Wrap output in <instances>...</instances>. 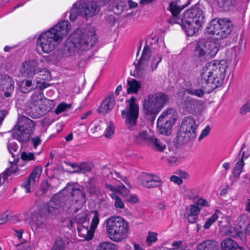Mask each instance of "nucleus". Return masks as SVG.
<instances>
[{"mask_svg": "<svg viewBox=\"0 0 250 250\" xmlns=\"http://www.w3.org/2000/svg\"><path fill=\"white\" fill-rule=\"evenodd\" d=\"M21 158L23 161H29L34 160V154L32 152H26L23 151L21 152Z\"/></svg>", "mask_w": 250, "mask_h": 250, "instance_id": "nucleus-62", "label": "nucleus"}, {"mask_svg": "<svg viewBox=\"0 0 250 250\" xmlns=\"http://www.w3.org/2000/svg\"><path fill=\"white\" fill-rule=\"evenodd\" d=\"M115 101L114 95L111 93L107 95L102 101L97 109L100 114L105 115L109 113L114 107Z\"/></svg>", "mask_w": 250, "mask_h": 250, "instance_id": "nucleus-16", "label": "nucleus"}, {"mask_svg": "<svg viewBox=\"0 0 250 250\" xmlns=\"http://www.w3.org/2000/svg\"><path fill=\"white\" fill-rule=\"evenodd\" d=\"M151 50L147 46H145L140 59L138 61V65L136 66L135 70L137 74L142 73V71L148 66V59L150 55Z\"/></svg>", "mask_w": 250, "mask_h": 250, "instance_id": "nucleus-17", "label": "nucleus"}, {"mask_svg": "<svg viewBox=\"0 0 250 250\" xmlns=\"http://www.w3.org/2000/svg\"><path fill=\"white\" fill-rule=\"evenodd\" d=\"M42 172V167L40 166H36L33 169L28 178L38 184Z\"/></svg>", "mask_w": 250, "mask_h": 250, "instance_id": "nucleus-42", "label": "nucleus"}, {"mask_svg": "<svg viewBox=\"0 0 250 250\" xmlns=\"http://www.w3.org/2000/svg\"><path fill=\"white\" fill-rule=\"evenodd\" d=\"M238 221L239 223L240 228L247 227L250 222V218L247 215L245 214H242L238 218Z\"/></svg>", "mask_w": 250, "mask_h": 250, "instance_id": "nucleus-57", "label": "nucleus"}, {"mask_svg": "<svg viewBox=\"0 0 250 250\" xmlns=\"http://www.w3.org/2000/svg\"><path fill=\"white\" fill-rule=\"evenodd\" d=\"M32 228L37 232H46L51 228L46 216L41 212L34 211L30 217Z\"/></svg>", "mask_w": 250, "mask_h": 250, "instance_id": "nucleus-11", "label": "nucleus"}, {"mask_svg": "<svg viewBox=\"0 0 250 250\" xmlns=\"http://www.w3.org/2000/svg\"><path fill=\"white\" fill-rule=\"evenodd\" d=\"M61 41L51 32V30L43 32L39 36L37 40L36 44L40 46L42 51L45 53H49L52 51Z\"/></svg>", "mask_w": 250, "mask_h": 250, "instance_id": "nucleus-9", "label": "nucleus"}, {"mask_svg": "<svg viewBox=\"0 0 250 250\" xmlns=\"http://www.w3.org/2000/svg\"><path fill=\"white\" fill-rule=\"evenodd\" d=\"M43 94L41 90L39 92H35L31 97L32 104H39L42 99Z\"/></svg>", "mask_w": 250, "mask_h": 250, "instance_id": "nucleus-54", "label": "nucleus"}, {"mask_svg": "<svg viewBox=\"0 0 250 250\" xmlns=\"http://www.w3.org/2000/svg\"><path fill=\"white\" fill-rule=\"evenodd\" d=\"M93 165L90 163L83 162L79 164L78 168L72 171L75 173H83L90 172L93 168Z\"/></svg>", "mask_w": 250, "mask_h": 250, "instance_id": "nucleus-35", "label": "nucleus"}, {"mask_svg": "<svg viewBox=\"0 0 250 250\" xmlns=\"http://www.w3.org/2000/svg\"><path fill=\"white\" fill-rule=\"evenodd\" d=\"M182 21L181 27L188 36H193L196 35L198 33L199 28L202 27L201 25L196 24L195 23L190 20H188V19H185L183 16Z\"/></svg>", "mask_w": 250, "mask_h": 250, "instance_id": "nucleus-19", "label": "nucleus"}, {"mask_svg": "<svg viewBox=\"0 0 250 250\" xmlns=\"http://www.w3.org/2000/svg\"><path fill=\"white\" fill-rule=\"evenodd\" d=\"M62 207V198L59 194L54 195L47 203V211L52 216H56L60 212Z\"/></svg>", "mask_w": 250, "mask_h": 250, "instance_id": "nucleus-15", "label": "nucleus"}, {"mask_svg": "<svg viewBox=\"0 0 250 250\" xmlns=\"http://www.w3.org/2000/svg\"><path fill=\"white\" fill-rule=\"evenodd\" d=\"M177 118V112L173 108H167L164 110L158 119L174 124Z\"/></svg>", "mask_w": 250, "mask_h": 250, "instance_id": "nucleus-25", "label": "nucleus"}, {"mask_svg": "<svg viewBox=\"0 0 250 250\" xmlns=\"http://www.w3.org/2000/svg\"><path fill=\"white\" fill-rule=\"evenodd\" d=\"M90 215H92V219L89 227L88 225L77 227L79 236L85 240H90L93 238L95 230L99 223V214L97 210L91 211Z\"/></svg>", "mask_w": 250, "mask_h": 250, "instance_id": "nucleus-10", "label": "nucleus"}, {"mask_svg": "<svg viewBox=\"0 0 250 250\" xmlns=\"http://www.w3.org/2000/svg\"><path fill=\"white\" fill-rule=\"evenodd\" d=\"M155 178H159L158 176L149 173H146L143 175V182H154Z\"/></svg>", "mask_w": 250, "mask_h": 250, "instance_id": "nucleus-63", "label": "nucleus"}, {"mask_svg": "<svg viewBox=\"0 0 250 250\" xmlns=\"http://www.w3.org/2000/svg\"><path fill=\"white\" fill-rule=\"evenodd\" d=\"M116 193L121 194L123 197H126L129 193V190L125 186L118 187Z\"/></svg>", "mask_w": 250, "mask_h": 250, "instance_id": "nucleus-64", "label": "nucleus"}, {"mask_svg": "<svg viewBox=\"0 0 250 250\" xmlns=\"http://www.w3.org/2000/svg\"><path fill=\"white\" fill-rule=\"evenodd\" d=\"M89 216L92 217V215H90V213L88 214L87 212L83 211L77 214L75 216V220L77 223L83 225L87 221H88L89 220Z\"/></svg>", "mask_w": 250, "mask_h": 250, "instance_id": "nucleus-44", "label": "nucleus"}, {"mask_svg": "<svg viewBox=\"0 0 250 250\" xmlns=\"http://www.w3.org/2000/svg\"><path fill=\"white\" fill-rule=\"evenodd\" d=\"M67 189V188L64 189L62 191L63 194L61 193L59 194V195L61 196L62 198V208L66 211L72 208L75 212H76L79 210V208L75 206V204H76L75 203L71 197H70L69 194L64 195V192Z\"/></svg>", "mask_w": 250, "mask_h": 250, "instance_id": "nucleus-21", "label": "nucleus"}, {"mask_svg": "<svg viewBox=\"0 0 250 250\" xmlns=\"http://www.w3.org/2000/svg\"><path fill=\"white\" fill-rule=\"evenodd\" d=\"M162 182L160 178H155L154 182H143L142 184L144 187L147 188H153L160 187Z\"/></svg>", "mask_w": 250, "mask_h": 250, "instance_id": "nucleus-50", "label": "nucleus"}, {"mask_svg": "<svg viewBox=\"0 0 250 250\" xmlns=\"http://www.w3.org/2000/svg\"><path fill=\"white\" fill-rule=\"evenodd\" d=\"M30 113L34 118H39L42 116L44 113L39 104H32L30 107Z\"/></svg>", "mask_w": 250, "mask_h": 250, "instance_id": "nucleus-38", "label": "nucleus"}, {"mask_svg": "<svg viewBox=\"0 0 250 250\" xmlns=\"http://www.w3.org/2000/svg\"><path fill=\"white\" fill-rule=\"evenodd\" d=\"M208 41L204 39L199 41L196 45L194 54L196 56L202 59L207 57L208 53Z\"/></svg>", "mask_w": 250, "mask_h": 250, "instance_id": "nucleus-23", "label": "nucleus"}, {"mask_svg": "<svg viewBox=\"0 0 250 250\" xmlns=\"http://www.w3.org/2000/svg\"><path fill=\"white\" fill-rule=\"evenodd\" d=\"M228 66L223 60H213L208 62L200 74L202 87L208 92L220 87L223 83Z\"/></svg>", "mask_w": 250, "mask_h": 250, "instance_id": "nucleus-1", "label": "nucleus"}, {"mask_svg": "<svg viewBox=\"0 0 250 250\" xmlns=\"http://www.w3.org/2000/svg\"><path fill=\"white\" fill-rule=\"evenodd\" d=\"M185 19H188L196 24L202 26L205 24L206 20L204 11L199 5H195L190 9L186 10L183 14Z\"/></svg>", "mask_w": 250, "mask_h": 250, "instance_id": "nucleus-12", "label": "nucleus"}, {"mask_svg": "<svg viewBox=\"0 0 250 250\" xmlns=\"http://www.w3.org/2000/svg\"><path fill=\"white\" fill-rule=\"evenodd\" d=\"M162 159H166L171 166L176 165L180 162L179 158L173 151L170 150L166 153L165 155L162 157Z\"/></svg>", "mask_w": 250, "mask_h": 250, "instance_id": "nucleus-36", "label": "nucleus"}, {"mask_svg": "<svg viewBox=\"0 0 250 250\" xmlns=\"http://www.w3.org/2000/svg\"><path fill=\"white\" fill-rule=\"evenodd\" d=\"M16 125H18L22 130L29 133L30 135L33 134L36 125V123L33 120L25 116H21L19 118Z\"/></svg>", "mask_w": 250, "mask_h": 250, "instance_id": "nucleus-18", "label": "nucleus"}, {"mask_svg": "<svg viewBox=\"0 0 250 250\" xmlns=\"http://www.w3.org/2000/svg\"><path fill=\"white\" fill-rule=\"evenodd\" d=\"M171 17L167 20V22L171 24L178 23L181 26L183 21L182 18H180V15L176 14H171Z\"/></svg>", "mask_w": 250, "mask_h": 250, "instance_id": "nucleus-58", "label": "nucleus"}, {"mask_svg": "<svg viewBox=\"0 0 250 250\" xmlns=\"http://www.w3.org/2000/svg\"><path fill=\"white\" fill-rule=\"evenodd\" d=\"M36 62L31 60L22 63L21 73L26 76H31L36 73Z\"/></svg>", "mask_w": 250, "mask_h": 250, "instance_id": "nucleus-26", "label": "nucleus"}, {"mask_svg": "<svg viewBox=\"0 0 250 250\" xmlns=\"http://www.w3.org/2000/svg\"><path fill=\"white\" fill-rule=\"evenodd\" d=\"M202 85V84L201 83ZM205 89L204 88L202 87L201 89H195L193 88H188L186 90V91L188 93L191 95H194L198 97H202L205 93Z\"/></svg>", "mask_w": 250, "mask_h": 250, "instance_id": "nucleus-53", "label": "nucleus"}, {"mask_svg": "<svg viewBox=\"0 0 250 250\" xmlns=\"http://www.w3.org/2000/svg\"><path fill=\"white\" fill-rule=\"evenodd\" d=\"M12 138L22 144L26 143L30 139L31 135L29 133L22 130L18 125H15L11 130Z\"/></svg>", "mask_w": 250, "mask_h": 250, "instance_id": "nucleus-20", "label": "nucleus"}, {"mask_svg": "<svg viewBox=\"0 0 250 250\" xmlns=\"http://www.w3.org/2000/svg\"><path fill=\"white\" fill-rule=\"evenodd\" d=\"M37 185V183L34 182L33 180L28 178L26 180L23 182L22 184V187L25 189L26 192L28 193L30 192V189L34 188Z\"/></svg>", "mask_w": 250, "mask_h": 250, "instance_id": "nucleus-48", "label": "nucleus"}, {"mask_svg": "<svg viewBox=\"0 0 250 250\" xmlns=\"http://www.w3.org/2000/svg\"><path fill=\"white\" fill-rule=\"evenodd\" d=\"M70 197L74 200L75 203L78 204L81 207L86 201L85 192L83 187L79 185L77 187H73L71 192L68 193Z\"/></svg>", "mask_w": 250, "mask_h": 250, "instance_id": "nucleus-14", "label": "nucleus"}, {"mask_svg": "<svg viewBox=\"0 0 250 250\" xmlns=\"http://www.w3.org/2000/svg\"><path fill=\"white\" fill-rule=\"evenodd\" d=\"M14 82L11 78L6 75H0V86L4 90L9 89L14 90Z\"/></svg>", "mask_w": 250, "mask_h": 250, "instance_id": "nucleus-29", "label": "nucleus"}, {"mask_svg": "<svg viewBox=\"0 0 250 250\" xmlns=\"http://www.w3.org/2000/svg\"><path fill=\"white\" fill-rule=\"evenodd\" d=\"M157 233L149 231L146 238V242L148 246L152 245V243L155 242L157 240Z\"/></svg>", "mask_w": 250, "mask_h": 250, "instance_id": "nucleus-61", "label": "nucleus"}, {"mask_svg": "<svg viewBox=\"0 0 250 250\" xmlns=\"http://www.w3.org/2000/svg\"><path fill=\"white\" fill-rule=\"evenodd\" d=\"M148 145L155 151L163 152L166 148V145L154 136L148 138Z\"/></svg>", "mask_w": 250, "mask_h": 250, "instance_id": "nucleus-27", "label": "nucleus"}, {"mask_svg": "<svg viewBox=\"0 0 250 250\" xmlns=\"http://www.w3.org/2000/svg\"><path fill=\"white\" fill-rule=\"evenodd\" d=\"M186 210L188 222L190 223L196 222L201 208L196 205H191L189 207H186Z\"/></svg>", "mask_w": 250, "mask_h": 250, "instance_id": "nucleus-24", "label": "nucleus"}, {"mask_svg": "<svg viewBox=\"0 0 250 250\" xmlns=\"http://www.w3.org/2000/svg\"><path fill=\"white\" fill-rule=\"evenodd\" d=\"M136 98L132 96L129 100H126L128 105L125 109L121 111V115L125 119V124L126 127L133 131L138 132L134 136V142L136 144H140L143 141H146L148 142V136L146 131H140V126L137 124L139 116V106L135 103Z\"/></svg>", "mask_w": 250, "mask_h": 250, "instance_id": "nucleus-3", "label": "nucleus"}, {"mask_svg": "<svg viewBox=\"0 0 250 250\" xmlns=\"http://www.w3.org/2000/svg\"><path fill=\"white\" fill-rule=\"evenodd\" d=\"M167 95L162 92L149 94L144 101V111L146 118L153 122L161 109L168 103Z\"/></svg>", "mask_w": 250, "mask_h": 250, "instance_id": "nucleus-4", "label": "nucleus"}, {"mask_svg": "<svg viewBox=\"0 0 250 250\" xmlns=\"http://www.w3.org/2000/svg\"><path fill=\"white\" fill-rule=\"evenodd\" d=\"M70 28L69 22L68 21H63L59 22L55 27L51 28L49 30H51V32L54 33L55 36L62 41V38L66 36Z\"/></svg>", "mask_w": 250, "mask_h": 250, "instance_id": "nucleus-13", "label": "nucleus"}, {"mask_svg": "<svg viewBox=\"0 0 250 250\" xmlns=\"http://www.w3.org/2000/svg\"><path fill=\"white\" fill-rule=\"evenodd\" d=\"M100 10L99 5L95 1L85 2L83 0H79L71 8L69 19L71 21H74L78 16H81L87 20L97 15Z\"/></svg>", "mask_w": 250, "mask_h": 250, "instance_id": "nucleus-6", "label": "nucleus"}, {"mask_svg": "<svg viewBox=\"0 0 250 250\" xmlns=\"http://www.w3.org/2000/svg\"><path fill=\"white\" fill-rule=\"evenodd\" d=\"M182 105L183 108L189 113L194 105V99L190 97H185L182 102Z\"/></svg>", "mask_w": 250, "mask_h": 250, "instance_id": "nucleus-46", "label": "nucleus"}, {"mask_svg": "<svg viewBox=\"0 0 250 250\" xmlns=\"http://www.w3.org/2000/svg\"><path fill=\"white\" fill-rule=\"evenodd\" d=\"M188 5L182 4L180 0H176L170 2L167 9L171 14L180 15L181 11Z\"/></svg>", "mask_w": 250, "mask_h": 250, "instance_id": "nucleus-30", "label": "nucleus"}, {"mask_svg": "<svg viewBox=\"0 0 250 250\" xmlns=\"http://www.w3.org/2000/svg\"><path fill=\"white\" fill-rule=\"evenodd\" d=\"M126 6L123 0H115L112 5V10L116 14H120Z\"/></svg>", "mask_w": 250, "mask_h": 250, "instance_id": "nucleus-39", "label": "nucleus"}, {"mask_svg": "<svg viewBox=\"0 0 250 250\" xmlns=\"http://www.w3.org/2000/svg\"><path fill=\"white\" fill-rule=\"evenodd\" d=\"M221 247L222 250H234L239 248L238 244L229 237L222 241Z\"/></svg>", "mask_w": 250, "mask_h": 250, "instance_id": "nucleus-33", "label": "nucleus"}, {"mask_svg": "<svg viewBox=\"0 0 250 250\" xmlns=\"http://www.w3.org/2000/svg\"><path fill=\"white\" fill-rule=\"evenodd\" d=\"M19 170L17 166H12L10 168H7L3 172L0 174V187L4 183L7 178L12 174H15Z\"/></svg>", "mask_w": 250, "mask_h": 250, "instance_id": "nucleus-34", "label": "nucleus"}, {"mask_svg": "<svg viewBox=\"0 0 250 250\" xmlns=\"http://www.w3.org/2000/svg\"><path fill=\"white\" fill-rule=\"evenodd\" d=\"M208 29L217 39H224L232 31L233 24L229 18H215L210 21Z\"/></svg>", "mask_w": 250, "mask_h": 250, "instance_id": "nucleus-8", "label": "nucleus"}, {"mask_svg": "<svg viewBox=\"0 0 250 250\" xmlns=\"http://www.w3.org/2000/svg\"><path fill=\"white\" fill-rule=\"evenodd\" d=\"M51 250H65V245L62 238L57 239Z\"/></svg>", "mask_w": 250, "mask_h": 250, "instance_id": "nucleus-55", "label": "nucleus"}, {"mask_svg": "<svg viewBox=\"0 0 250 250\" xmlns=\"http://www.w3.org/2000/svg\"><path fill=\"white\" fill-rule=\"evenodd\" d=\"M182 243L183 242L181 240L174 241L171 244L172 248H168L166 247H162L159 248V250H178L181 248Z\"/></svg>", "mask_w": 250, "mask_h": 250, "instance_id": "nucleus-59", "label": "nucleus"}, {"mask_svg": "<svg viewBox=\"0 0 250 250\" xmlns=\"http://www.w3.org/2000/svg\"><path fill=\"white\" fill-rule=\"evenodd\" d=\"M196 250H219L218 243L213 239H207L197 244Z\"/></svg>", "mask_w": 250, "mask_h": 250, "instance_id": "nucleus-22", "label": "nucleus"}, {"mask_svg": "<svg viewBox=\"0 0 250 250\" xmlns=\"http://www.w3.org/2000/svg\"><path fill=\"white\" fill-rule=\"evenodd\" d=\"M162 59V55L156 54L153 56L149 60H148V64L150 63V67L151 71H154L157 69L158 65L161 62Z\"/></svg>", "mask_w": 250, "mask_h": 250, "instance_id": "nucleus-40", "label": "nucleus"}, {"mask_svg": "<svg viewBox=\"0 0 250 250\" xmlns=\"http://www.w3.org/2000/svg\"><path fill=\"white\" fill-rule=\"evenodd\" d=\"M174 124L165 122L161 119L157 120V127L160 133L166 135H169L171 132L172 127Z\"/></svg>", "mask_w": 250, "mask_h": 250, "instance_id": "nucleus-28", "label": "nucleus"}, {"mask_svg": "<svg viewBox=\"0 0 250 250\" xmlns=\"http://www.w3.org/2000/svg\"><path fill=\"white\" fill-rule=\"evenodd\" d=\"M42 172V167L40 166H36L33 169L28 178L38 184Z\"/></svg>", "mask_w": 250, "mask_h": 250, "instance_id": "nucleus-43", "label": "nucleus"}, {"mask_svg": "<svg viewBox=\"0 0 250 250\" xmlns=\"http://www.w3.org/2000/svg\"><path fill=\"white\" fill-rule=\"evenodd\" d=\"M18 84L19 90L23 93H29L36 88L31 81L26 79L19 82Z\"/></svg>", "mask_w": 250, "mask_h": 250, "instance_id": "nucleus-31", "label": "nucleus"}, {"mask_svg": "<svg viewBox=\"0 0 250 250\" xmlns=\"http://www.w3.org/2000/svg\"><path fill=\"white\" fill-rule=\"evenodd\" d=\"M202 110V105L201 101L198 100L194 99V105L192 106V109L190 111V113H198L200 112Z\"/></svg>", "mask_w": 250, "mask_h": 250, "instance_id": "nucleus-56", "label": "nucleus"}, {"mask_svg": "<svg viewBox=\"0 0 250 250\" xmlns=\"http://www.w3.org/2000/svg\"><path fill=\"white\" fill-rule=\"evenodd\" d=\"M218 213H221V212L217 210H216L215 212L208 219L204 225V227L205 229H209L210 227L214 223V222L218 219Z\"/></svg>", "mask_w": 250, "mask_h": 250, "instance_id": "nucleus-49", "label": "nucleus"}, {"mask_svg": "<svg viewBox=\"0 0 250 250\" xmlns=\"http://www.w3.org/2000/svg\"><path fill=\"white\" fill-rule=\"evenodd\" d=\"M140 87V83L136 80L132 79L127 81V93H137Z\"/></svg>", "mask_w": 250, "mask_h": 250, "instance_id": "nucleus-37", "label": "nucleus"}, {"mask_svg": "<svg viewBox=\"0 0 250 250\" xmlns=\"http://www.w3.org/2000/svg\"><path fill=\"white\" fill-rule=\"evenodd\" d=\"M198 125L192 116L185 117L177 135L178 143L185 144L194 139L196 136Z\"/></svg>", "mask_w": 250, "mask_h": 250, "instance_id": "nucleus-7", "label": "nucleus"}, {"mask_svg": "<svg viewBox=\"0 0 250 250\" xmlns=\"http://www.w3.org/2000/svg\"><path fill=\"white\" fill-rule=\"evenodd\" d=\"M218 6L223 10L228 11L233 8L232 0H216Z\"/></svg>", "mask_w": 250, "mask_h": 250, "instance_id": "nucleus-45", "label": "nucleus"}, {"mask_svg": "<svg viewBox=\"0 0 250 250\" xmlns=\"http://www.w3.org/2000/svg\"><path fill=\"white\" fill-rule=\"evenodd\" d=\"M106 233L112 241L119 242L126 239L129 234L127 222L119 216L111 217L105 221Z\"/></svg>", "mask_w": 250, "mask_h": 250, "instance_id": "nucleus-5", "label": "nucleus"}, {"mask_svg": "<svg viewBox=\"0 0 250 250\" xmlns=\"http://www.w3.org/2000/svg\"><path fill=\"white\" fill-rule=\"evenodd\" d=\"M207 45L208 46L207 56L214 57L219 50L217 44L213 41H208Z\"/></svg>", "mask_w": 250, "mask_h": 250, "instance_id": "nucleus-41", "label": "nucleus"}, {"mask_svg": "<svg viewBox=\"0 0 250 250\" xmlns=\"http://www.w3.org/2000/svg\"><path fill=\"white\" fill-rule=\"evenodd\" d=\"M97 250H117V249L115 244L105 242L100 245Z\"/></svg>", "mask_w": 250, "mask_h": 250, "instance_id": "nucleus-51", "label": "nucleus"}, {"mask_svg": "<svg viewBox=\"0 0 250 250\" xmlns=\"http://www.w3.org/2000/svg\"><path fill=\"white\" fill-rule=\"evenodd\" d=\"M97 41L98 38L94 29H77L66 42L63 51L69 56L76 52L81 53L90 49Z\"/></svg>", "mask_w": 250, "mask_h": 250, "instance_id": "nucleus-2", "label": "nucleus"}, {"mask_svg": "<svg viewBox=\"0 0 250 250\" xmlns=\"http://www.w3.org/2000/svg\"><path fill=\"white\" fill-rule=\"evenodd\" d=\"M71 104H67L64 103L60 104L55 109V113L59 114L63 111L66 109L70 108Z\"/></svg>", "mask_w": 250, "mask_h": 250, "instance_id": "nucleus-60", "label": "nucleus"}, {"mask_svg": "<svg viewBox=\"0 0 250 250\" xmlns=\"http://www.w3.org/2000/svg\"><path fill=\"white\" fill-rule=\"evenodd\" d=\"M113 199L115 200L114 206L116 208H124L125 205L120 197L115 193H112L110 195Z\"/></svg>", "mask_w": 250, "mask_h": 250, "instance_id": "nucleus-52", "label": "nucleus"}, {"mask_svg": "<svg viewBox=\"0 0 250 250\" xmlns=\"http://www.w3.org/2000/svg\"><path fill=\"white\" fill-rule=\"evenodd\" d=\"M86 188L88 192L91 194H94L96 192V186L95 179L94 178H90L86 183Z\"/></svg>", "mask_w": 250, "mask_h": 250, "instance_id": "nucleus-47", "label": "nucleus"}, {"mask_svg": "<svg viewBox=\"0 0 250 250\" xmlns=\"http://www.w3.org/2000/svg\"><path fill=\"white\" fill-rule=\"evenodd\" d=\"M244 155L245 152L243 151L241 156L237 157L238 161L235 164L232 172L234 177H239L243 170L245 165L244 161Z\"/></svg>", "mask_w": 250, "mask_h": 250, "instance_id": "nucleus-32", "label": "nucleus"}]
</instances>
